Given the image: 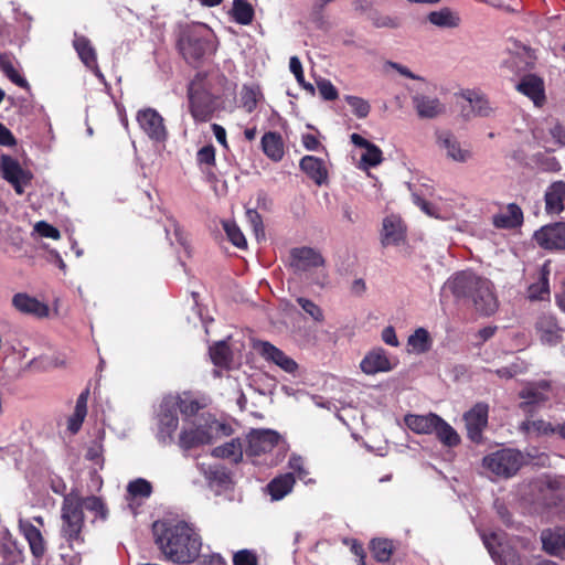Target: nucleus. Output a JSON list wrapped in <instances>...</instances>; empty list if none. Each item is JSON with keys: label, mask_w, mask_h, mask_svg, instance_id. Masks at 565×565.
Returning a JSON list of instances; mask_svg holds the SVG:
<instances>
[{"label": "nucleus", "mask_w": 565, "mask_h": 565, "mask_svg": "<svg viewBox=\"0 0 565 565\" xmlns=\"http://www.w3.org/2000/svg\"><path fill=\"white\" fill-rule=\"evenodd\" d=\"M541 541L546 553L558 556L565 551V529L544 530Z\"/></svg>", "instance_id": "nucleus-31"}, {"label": "nucleus", "mask_w": 565, "mask_h": 565, "mask_svg": "<svg viewBox=\"0 0 565 565\" xmlns=\"http://www.w3.org/2000/svg\"><path fill=\"white\" fill-rule=\"evenodd\" d=\"M489 406L486 403H477L465 416L468 438L473 443L482 441V433L488 425Z\"/></svg>", "instance_id": "nucleus-16"}, {"label": "nucleus", "mask_w": 565, "mask_h": 565, "mask_svg": "<svg viewBox=\"0 0 565 565\" xmlns=\"http://www.w3.org/2000/svg\"><path fill=\"white\" fill-rule=\"evenodd\" d=\"M61 536L71 550L83 546L85 539L83 529L85 524L81 497L74 492L64 495L61 509Z\"/></svg>", "instance_id": "nucleus-5"}, {"label": "nucleus", "mask_w": 565, "mask_h": 565, "mask_svg": "<svg viewBox=\"0 0 565 565\" xmlns=\"http://www.w3.org/2000/svg\"><path fill=\"white\" fill-rule=\"evenodd\" d=\"M523 463V455L519 450L509 448L493 451L482 459V465L486 469L505 479L516 475Z\"/></svg>", "instance_id": "nucleus-7"}, {"label": "nucleus", "mask_w": 565, "mask_h": 565, "mask_svg": "<svg viewBox=\"0 0 565 565\" xmlns=\"http://www.w3.org/2000/svg\"><path fill=\"white\" fill-rule=\"evenodd\" d=\"M461 97L469 103L471 108L470 113L475 116L487 117L491 114L492 108L484 94L475 89H466L461 94Z\"/></svg>", "instance_id": "nucleus-35"}, {"label": "nucleus", "mask_w": 565, "mask_h": 565, "mask_svg": "<svg viewBox=\"0 0 565 565\" xmlns=\"http://www.w3.org/2000/svg\"><path fill=\"white\" fill-rule=\"evenodd\" d=\"M550 135L554 140V145L558 148L565 147V126L558 121L550 128Z\"/></svg>", "instance_id": "nucleus-62"}, {"label": "nucleus", "mask_w": 565, "mask_h": 565, "mask_svg": "<svg viewBox=\"0 0 565 565\" xmlns=\"http://www.w3.org/2000/svg\"><path fill=\"white\" fill-rule=\"evenodd\" d=\"M81 503L83 504V509L85 508L86 510L94 512L97 519H100L102 521L107 520L108 509L99 497H81Z\"/></svg>", "instance_id": "nucleus-47"}, {"label": "nucleus", "mask_w": 565, "mask_h": 565, "mask_svg": "<svg viewBox=\"0 0 565 565\" xmlns=\"http://www.w3.org/2000/svg\"><path fill=\"white\" fill-rule=\"evenodd\" d=\"M360 366L369 375L392 370V364L383 349L369 352L361 361Z\"/></svg>", "instance_id": "nucleus-26"}, {"label": "nucleus", "mask_w": 565, "mask_h": 565, "mask_svg": "<svg viewBox=\"0 0 565 565\" xmlns=\"http://www.w3.org/2000/svg\"><path fill=\"white\" fill-rule=\"evenodd\" d=\"M439 416L434 413L427 415L407 414L404 417L405 425L416 434H433L436 429Z\"/></svg>", "instance_id": "nucleus-30"}, {"label": "nucleus", "mask_w": 565, "mask_h": 565, "mask_svg": "<svg viewBox=\"0 0 565 565\" xmlns=\"http://www.w3.org/2000/svg\"><path fill=\"white\" fill-rule=\"evenodd\" d=\"M437 438L447 447H456L460 444V437L457 431L440 416L438 423H436V429H434Z\"/></svg>", "instance_id": "nucleus-42"}, {"label": "nucleus", "mask_w": 565, "mask_h": 565, "mask_svg": "<svg viewBox=\"0 0 565 565\" xmlns=\"http://www.w3.org/2000/svg\"><path fill=\"white\" fill-rule=\"evenodd\" d=\"M412 102L422 119H433L445 113V106L437 97L416 94L412 97Z\"/></svg>", "instance_id": "nucleus-24"}, {"label": "nucleus", "mask_w": 565, "mask_h": 565, "mask_svg": "<svg viewBox=\"0 0 565 565\" xmlns=\"http://www.w3.org/2000/svg\"><path fill=\"white\" fill-rule=\"evenodd\" d=\"M35 230L43 237L52 239H58L61 237L60 231L55 226L46 223L45 221L38 222L35 225Z\"/></svg>", "instance_id": "nucleus-61"}, {"label": "nucleus", "mask_w": 565, "mask_h": 565, "mask_svg": "<svg viewBox=\"0 0 565 565\" xmlns=\"http://www.w3.org/2000/svg\"><path fill=\"white\" fill-rule=\"evenodd\" d=\"M167 398H172L177 403L175 411L180 412L185 417L195 416L201 408L200 403L194 398L180 396H168Z\"/></svg>", "instance_id": "nucleus-48"}, {"label": "nucleus", "mask_w": 565, "mask_h": 565, "mask_svg": "<svg viewBox=\"0 0 565 565\" xmlns=\"http://www.w3.org/2000/svg\"><path fill=\"white\" fill-rule=\"evenodd\" d=\"M516 89L527 96L535 106L541 107L545 103L544 82L534 74H527L516 85Z\"/></svg>", "instance_id": "nucleus-20"}, {"label": "nucleus", "mask_w": 565, "mask_h": 565, "mask_svg": "<svg viewBox=\"0 0 565 565\" xmlns=\"http://www.w3.org/2000/svg\"><path fill=\"white\" fill-rule=\"evenodd\" d=\"M405 238V227L402 221L395 216H387L383 221L382 244L398 245Z\"/></svg>", "instance_id": "nucleus-32"}, {"label": "nucleus", "mask_w": 565, "mask_h": 565, "mask_svg": "<svg viewBox=\"0 0 565 565\" xmlns=\"http://www.w3.org/2000/svg\"><path fill=\"white\" fill-rule=\"evenodd\" d=\"M263 97L259 86L244 85L241 92V102L244 109L250 114L258 105L259 99Z\"/></svg>", "instance_id": "nucleus-44"}, {"label": "nucleus", "mask_w": 565, "mask_h": 565, "mask_svg": "<svg viewBox=\"0 0 565 565\" xmlns=\"http://www.w3.org/2000/svg\"><path fill=\"white\" fill-rule=\"evenodd\" d=\"M535 330L541 342L550 347L559 344L565 333L556 317L550 313H543L536 319Z\"/></svg>", "instance_id": "nucleus-17"}, {"label": "nucleus", "mask_w": 565, "mask_h": 565, "mask_svg": "<svg viewBox=\"0 0 565 565\" xmlns=\"http://www.w3.org/2000/svg\"><path fill=\"white\" fill-rule=\"evenodd\" d=\"M232 429L226 424L209 416L195 418L189 426H183L178 439L179 447L188 451L203 445L212 444L218 435L228 436Z\"/></svg>", "instance_id": "nucleus-4"}, {"label": "nucleus", "mask_w": 565, "mask_h": 565, "mask_svg": "<svg viewBox=\"0 0 565 565\" xmlns=\"http://www.w3.org/2000/svg\"><path fill=\"white\" fill-rule=\"evenodd\" d=\"M522 429L524 430H534L539 435H552L557 431L551 423L545 422L543 419L525 422L522 424Z\"/></svg>", "instance_id": "nucleus-52"}, {"label": "nucleus", "mask_w": 565, "mask_h": 565, "mask_svg": "<svg viewBox=\"0 0 565 565\" xmlns=\"http://www.w3.org/2000/svg\"><path fill=\"white\" fill-rule=\"evenodd\" d=\"M263 152L273 161L279 162L285 154V143L282 137L277 131H267L263 135L262 140Z\"/></svg>", "instance_id": "nucleus-29"}, {"label": "nucleus", "mask_w": 565, "mask_h": 565, "mask_svg": "<svg viewBox=\"0 0 565 565\" xmlns=\"http://www.w3.org/2000/svg\"><path fill=\"white\" fill-rule=\"evenodd\" d=\"M319 93L326 100H334L338 98V89L328 79H322L318 82Z\"/></svg>", "instance_id": "nucleus-60"}, {"label": "nucleus", "mask_w": 565, "mask_h": 565, "mask_svg": "<svg viewBox=\"0 0 565 565\" xmlns=\"http://www.w3.org/2000/svg\"><path fill=\"white\" fill-rule=\"evenodd\" d=\"M280 435L273 429H252L247 435V456L257 457L271 451L279 443Z\"/></svg>", "instance_id": "nucleus-13"}, {"label": "nucleus", "mask_w": 565, "mask_h": 565, "mask_svg": "<svg viewBox=\"0 0 565 565\" xmlns=\"http://www.w3.org/2000/svg\"><path fill=\"white\" fill-rule=\"evenodd\" d=\"M295 483L296 479L294 475L291 472H288L274 478L267 484V491L273 500H281L292 490Z\"/></svg>", "instance_id": "nucleus-36"}, {"label": "nucleus", "mask_w": 565, "mask_h": 565, "mask_svg": "<svg viewBox=\"0 0 565 565\" xmlns=\"http://www.w3.org/2000/svg\"><path fill=\"white\" fill-rule=\"evenodd\" d=\"M177 403L172 398H163L158 412L157 438L162 445L174 443V434L179 426Z\"/></svg>", "instance_id": "nucleus-8"}, {"label": "nucleus", "mask_w": 565, "mask_h": 565, "mask_svg": "<svg viewBox=\"0 0 565 565\" xmlns=\"http://www.w3.org/2000/svg\"><path fill=\"white\" fill-rule=\"evenodd\" d=\"M361 160L369 167H376L383 160L382 150L376 145L371 142L365 148V153L362 154Z\"/></svg>", "instance_id": "nucleus-54"}, {"label": "nucleus", "mask_w": 565, "mask_h": 565, "mask_svg": "<svg viewBox=\"0 0 565 565\" xmlns=\"http://www.w3.org/2000/svg\"><path fill=\"white\" fill-rule=\"evenodd\" d=\"M231 14L238 24L248 25L254 20L255 11L247 0H234Z\"/></svg>", "instance_id": "nucleus-40"}, {"label": "nucleus", "mask_w": 565, "mask_h": 565, "mask_svg": "<svg viewBox=\"0 0 565 565\" xmlns=\"http://www.w3.org/2000/svg\"><path fill=\"white\" fill-rule=\"evenodd\" d=\"M344 100L348 103L352 109V113L358 118L362 119L369 116L371 111V105L366 99L359 96L345 95Z\"/></svg>", "instance_id": "nucleus-50"}, {"label": "nucleus", "mask_w": 565, "mask_h": 565, "mask_svg": "<svg viewBox=\"0 0 565 565\" xmlns=\"http://www.w3.org/2000/svg\"><path fill=\"white\" fill-rule=\"evenodd\" d=\"M18 527L29 544L34 563L41 565V562L47 552V543L42 532L33 525L31 521L24 519L19 520Z\"/></svg>", "instance_id": "nucleus-15"}, {"label": "nucleus", "mask_w": 565, "mask_h": 565, "mask_svg": "<svg viewBox=\"0 0 565 565\" xmlns=\"http://www.w3.org/2000/svg\"><path fill=\"white\" fill-rule=\"evenodd\" d=\"M551 383L546 380L539 381L524 387L519 396L522 402L520 409L526 414H533L544 406L550 399Z\"/></svg>", "instance_id": "nucleus-11"}, {"label": "nucleus", "mask_w": 565, "mask_h": 565, "mask_svg": "<svg viewBox=\"0 0 565 565\" xmlns=\"http://www.w3.org/2000/svg\"><path fill=\"white\" fill-rule=\"evenodd\" d=\"M540 500L546 509L565 519V477L548 479L540 490Z\"/></svg>", "instance_id": "nucleus-9"}, {"label": "nucleus", "mask_w": 565, "mask_h": 565, "mask_svg": "<svg viewBox=\"0 0 565 565\" xmlns=\"http://www.w3.org/2000/svg\"><path fill=\"white\" fill-rule=\"evenodd\" d=\"M196 161L200 166H215V148L213 145L202 147L196 153Z\"/></svg>", "instance_id": "nucleus-58"}, {"label": "nucleus", "mask_w": 565, "mask_h": 565, "mask_svg": "<svg viewBox=\"0 0 565 565\" xmlns=\"http://www.w3.org/2000/svg\"><path fill=\"white\" fill-rule=\"evenodd\" d=\"M482 541L491 557L495 561L502 550L500 535L495 532H491L489 534L483 533Z\"/></svg>", "instance_id": "nucleus-53"}, {"label": "nucleus", "mask_w": 565, "mask_h": 565, "mask_svg": "<svg viewBox=\"0 0 565 565\" xmlns=\"http://www.w3.org/2000/svg\"><path fill=\"white\" fill-rule=\"evenodd\" d=\"M233 565H258V556L252 550H239L233 555Z\"/></svg>", "instance_id": "nucleus-56"}, {"label": "nucleus", "mask_w": 565, "mask_h": 565, "mask_svg": "<svg viewBox=\"0 0 565 565\" xmlns=\"http://www.w3.org/2000/svg\"><path fill=\"white\" fill-rule=\"evenodd\" d=\"M539 162L541 168L548 172H558L562 168L559 161L551 156L543 157Z\"/></svg>", "instance_id": "nucleus-64"}, {"label": "nucleus", "mask_w": 565, "mask_h": 565, "mask_svg": "<svg viewBox=\"0 0 565 565\" xmlns=\"http://www.w3.org/2000/svg\"><path fill=\"white\" fill-rule=\"evenodd\" d=\"M323 264L321 254L311 247H296L290 250V266L297 271H306Z\"/></svg>", "instance_id": "nucleus-18"}, {"label": "nucleus", "mask_w": 565, "mask_h": 565, "mask_svg": "<svg viewBox=\"0 0 565 565\" xmlns=\"http://www.w3.org/2000/svg\"><path fill=\"white\" fill-rule=\"evenodd\" d=\"M224 231L228 241L236 246L237 248H246L247 242L246 238L235 222L226 221L223 223Z\"/></svg>", "instance_id": "nucleus-49"}, {"label": "nucleus", "mask_w": 565, "mask_h": 565, "mask_svg": "<svg viewBox=\"0 0 565 565\" xmlns=\"http://www.w3.org/2000/svg\"><path fill=\"white\" fill-rule=\"evenodd\" d=\"M299 168L317 185L327 183L328 170L322 159L315 156H305L299 162Z\"/></svg>", "instance_id": "nucleus-25"}, {"label": "nucleus", "mask_w": 565, "mask_h": 565, "mask_svg": "<svg viewBox=\"0 0 565 565\" xmlns=\"http://www.w3.org/2000/svg\"><path fill=\"white\" fill-rule=\"evenodd\" d=\"M12 306L21 313L32 315L38 318L49 316L47 305L41 302L25 292H18L12 298Z\"/></svg>", "instance_id": "nucleus-23"}, {"label": "nucleus", "mask_w": 565, "mask_h": 565, "mask_svg": "<svg viewBox=\"0 0 565 565\" xmlns=\"http://www.w3.org/2000/svg\"><path fill=\"white\" fill-rule=\"evenodd\" d=\"M0 558L7 565L22 564L25 558L23 547L17 540L3 539L0 541Z\"/></svg>", "instance_id": "nucleus-34"}, {"label": "nucleus", "mask_w": 565, "mask_h": 565, "mask_svg": "<svg viewBox=\"0 0 565 565\" xmlns=\"http://www.w3.org/2000/svg\"><path fill=\"white\" fill-rule=\"evenodd\" d=\"M0 70L17 86L25 89L30 87L28 81L15 70L12 55L7 53L0 54Z\"/></svg>", "instance_id": "nucleus-38"}, {"label": "nucleus", "mask_w": 565, "mask_h": 565, "mask_svg": "<svg viewBox=\"0 0 565 565\" xmlns=\"http://www.w3.org/2000/svg\"><path fill=\"white\" fill-rule=\"evenodd\" d=\"M210 356L214 365L226 367L232 361V352L224 341L216 342L210 348Z\"/></svg>", "instance_id": "nucleus-43"}, {"label": "nucleus", "mask_w": 565, "mask_h": 565, "mask_svg": "<svg viewBox=\"0 0 565 565\" xmlns=\"http://www.w3.org/2000/svg\"><path fill=\"white\" fill-rule=\"evenodd\" d=\"M373 557L381 563L387 562L393 553L392 541L387 539H374L371 542Z\"/></svg>", "instance_id": "nucleus-46"}, {"label": "nucleus", "mask_w": 565, "mask_h": 565, "mask_svg": "<svg viewBox=\"0 0 565 565\" xmlns=\"http://www.w3.org/2000/svg\"><path fill=\"white\" fill-rule=\"evenodd\" d=\"M550 271L543 268L536 282L529 286L527 294L530 300H545L550 297Z\"/></svg>", "instance_id": "nucleus-41"}, {"label": "nucleus", "mask_w": 565, "mask_h": 565, "mask_svg": "<svg viewBox=\"0 0 565 565\" xmlns=\"http://www.w3.org/2000/svg\"><path fill=\"white\" fill-rule=\"evenodd\" d=\"M206 72H198L189 84V110L196 122L209 121L216 110V96L207 84Z\"/></svg>", "instance_id": "nucleus-6"}, {"label": "nucleus", "mask_w": 565, "mask_h": 565, "mask_svg": "<svg viewBox=\"0 0 565 565\" xmlns=\"http://www.w3.org/2000/svg\"><path fill=\"white\" fill-rule=\"evenodd\" d=\"M428 20L434 25L441 28H455L459 24V18L448 8L430 12Z\"/></svg>", "instance_id": "nucleus-45"}, {"label": "nucleus", "mask_w": 565, "mask_h": 565, "mask_svg": "<svg viewBox=\"0 0 565 565\" xmlns=\"http://www.w3.org/2000/svg\"><path fill=\"white\" fill-rule=\"evenodd\" d=\"M247 220L255 233L257 239L265 237V228L263 224L262 215L254 209H248L246 211Z\"/></svg>", "instance_id": "nucleus-55"}, {"label": "nucleus", "mask_w": 565, "mask_h": 565, "mask_svg": "<svg viewBox=\"0 0 565 565\" xmlns=\"http://www.w3.org/2000/svg\"><path fill=\"white\" fill-rule=\"evenodd\" d=\"M533 241L548 252L565 250V222L543 225L534 232Z\"/></svg>", "instance_id": "nucleus-12"}, {"label": "nucleus", "mask_w": 565, "mask_h": 565, "mask_svg": "<svg viewBox=\"0 0 565 565\" xmlns=\"http://www.w3.org/2000/svg\"><path fill=\"white\" fill-rule=\"evenodd\" d=\"M495 562L500 565H523L521 556L513 548H502Z\"/></svg>", "instance_id": "nucleus-57"}, {"label": "nucleus", "mask_w": 565, "mask_h": 565, "mask_svg": "<svg viewBox=\"0 0 565 565\" xmlns=\"http://www.w3.org/2000/svg\"><path fill=\"white\" fill-rule=\"evenodd\" d=\"M86 414L87 413L74 409V413L70 417L67 425V428L71 433L76 434L81 429L82 424L86 417Z\"/></svg>", "instance_id": "nucleus-63"}, {"label": "nucleus", "mask_w": 565, "mask_h": 565, "mask_svg": "<svg viewBox=\"0 0 565 565\" xmlns=\"http://www.w3.org/2000/svg\"><path fill=\"white\" fill-rule=\"evenodd\" d=\"M0 171L2 178L13 186L19 195L24 193V186L30 185L33 179L30 170L23 169L17 159L4 153L0 156Z\"/></svg>", "instance_id": "nucleus-10"}, {"label": "nucleus", "mask_w": 565, "mask_h": 565, "mask_svg": "<svg viewBox=\"0 0 565 565\" xmlns=\"http://www.w3.org/2000/svg\"><path fill=\"white\" fill-rule=\"evenodd\" d=\"M525 58H522L519 55L511 56L509 61H507L510 67H515L518 71H527L533 67V62L531 60V55L527 51L524 52Z\"/></svg>", "instance_id": "nucleus-59"}, {"label": "nucleus", "mask_w": 565, "mask_h": 565, "mask_svg": "<svg viewBox=\"0 0 565 565\" xmlns=\"http://www.w3.org/2000/svg\"><path fill=\"white\" fill-rule=\"evenodd\" d=\"M177 47L189 65L198 67L216 46L207 29L201 25L186 26L180 32Z\"/></svg>", "instance_id": "nucleus-3"}, {"label": "nucleus", "mask_w": 565, "mask_h": 565, "mask_svg": "<svg viewBox=\"0 0 565 565\" xmlns=\"http://www.w3.org/2000/svg\"><path fill=\"white\" fill-rule=\"evenodd\" d=\"M524 215L516 203H509L492 216V225L498 230H515L522 226Z\"/></svg>", "instance_id": "nucleus-19"}, {"label": "nucleus", "mask_w": 565, "mask_h": 565, "mask_svg": "<svg viewBox=\"0 0 565 565\" xmlns=\"http://www.w3.org/2000/svg\"><path fill=\"white\" fill-rule=\"evenodd\" d=\"M243 444L239 438H233L224 445L213 448L211 455L215 458L228 459L233 463H239L243 460Z\"/></svg>", "instance_id": "nucleus-37"}, {"label": "nucleus", "mask_w": 565, "mask_h": 565, "mask_svg": "<svg viewBox=\"0 0 565 565\" xmlns=\"http://www.w3.org/2000/svg\"><path fill=\"white\" fill-rule=\"evenodd\" d=\"M438 143L447 150V157L455 161L466 162L471 157L470 151L461 149L458 140L449 131H444L438 135Z\"/></svg>", "instance_id": "nucleus-33"}, {"label": "nucleus", "mask_w": 565, "mask_h": 565, "mask_svg": "<svg viewBox=\"0 0 565 565\" xmlns=\"http://www.w3.org/2000/svg\"><path fill=\"white\" fill-rule=\"evenodd\" d=\"M259 353L265 360L275 363L287 373H295L298 369V364L295 360L286 355L280 349L270 342H260Z\"/></svg>", "instance_id": "nucleus-22"}, {"label": "nucleus", "mask_w": 565, "mask_h": 565, "mask_svg": "<svg viewBox=\"0 0 565 565\" xmlns=\"http://www.w3.org/2000/svg\"><path fill=\"white\" fill-rule=\"evenodd\" d=\"M73 46L84 65L95 71L97 75L102 76L97 64L96 50L94 49L90 40L84 35L75 34Z\"/></svg>", "instance_id": "nucleus-27"}, {"label": "nucleus", "mask_w": 565, "mask_h": 565, "mask_svg": "<svg viewBox=\"0 0 565 565\" xmlns=\"http://www.w3.org/2000/svg\"><path fill=\"white\" fill-rule=\"evenodd\" d=\"M544 202L546 214H561L565 210V181L552 182L545 191Z\"/></svg>", "instance_id": "nucleus-21"}, {"label": "nucleus", "mask_w": 565, "mask_h": 565, "mask_svg": "<svg viewBox=\"0 0 565 565\" xmlns=\"http://www.w3.org/2000/svg\"><path fill=\"white\" fill-rule=\"evenodd\" d=\"M151 493L152 486L143 478H137L128 483L126 499L134 513H137L136 508L141 505L139 500L148 499Z\"/></svg>", "instance_id": "nucleus-28"}, {"label": "nucleus", "mask_w": 565, "mask_h": 565, "mask_svg": "<svg viewBox=\"0 0 565 565\" xmlns=\"http://www.w3.org/2000/svg\"><path fill=\"white\" fill-rule=\"evenodd\" d=\"M137 121L143 132L154 141H164L168 132L162 116L153 108L141 109L137 114Z\"/></svg>", "instance_id": "nucleus-14"}, {"label": "nucleus", "mask_w": 565, "mask_h": 565, "mask_svg": "<svg viewBox=\"0 0 565 565\" xmlns=\"http://www.w3.org/2000/svg\"><path fill=\"white\" fill-rule=\"evenodd\" d=\"M154 543L166 561L178 565H191L202 550V537L196 529L184 522H156L152 526Z\"/></svg>", "instance_id": "nucleus-1"}, {"label": "nucleus", "mask_w": 565, "mask_h": 565, "mask_svg": "<svg viewBox=\"0 0 565 565\" xmlns=\"http://www.w3.org/2000/svg\"><path fill=\"white\" fill-rule=\"evenodd\" d=\"M297 303L301 307V309L309 315L315 321L322 322L324 319L322 309L316 305L310 299L298 297L296 299Z\"/></svg>", "instance_id": "nucleus-51"}, {"label": "nucleus", "mask_w": 565, "mask_h": 565, "mask_svg": "<svg viewBox=\"0 0 565 565\" xmlns=\"http://www.w3.org/2000/svg\"><path fill=\"white\" fill-rule=\"evenodd\" d=\"M407 345L416 354H424L431 349L433 340L429 332L424 328H418L407 339Z\"/></svg>", "instance_id": "nucleus-39"}, {"label": "nucleus", "mask_w": 565, "mask_h": 565, "mask_svg": "<svg viewBox=\"0 0 565 565\" xmlns=\"http://www.w3.org/2000/svg\"><path fill=\"white\" fill-rule=\"evenodd\" d=\"M450 290L456 298L471 301L476 311L482 316H491L498 309L493 284L471 271L456 274L450 282Z\"/></svg>", "instance_id": "nucleus-2"}]
</instances>
